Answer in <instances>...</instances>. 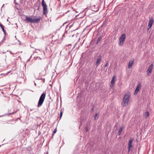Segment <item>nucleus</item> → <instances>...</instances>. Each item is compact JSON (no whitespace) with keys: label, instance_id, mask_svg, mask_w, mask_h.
I'll use <instances>...</instances> for the list:
<instances>
[{"label":"nucleus","instance_id":"11","mask_svg":"<svg viewBox=\"0 0 154 154\" xmlns=\"http://www.w3.org/2000/svg\"><path fill=\"white\" fill-rule=\"evenodd\" d=\"M21 18L24 21H26L29 22V17L25 15H23L21 16Z\"/></svg>","mask_w":154,"mask_h":154},{"label":"nucleus","instance_id":"25","mask_svg":"<svg viewBox=\"0 0 154 154\" xmlns=\"http://www.w3.org/2000/svg\"><path fill=\"white\" fill-rule=\"evenodd\" d=\"M86 131H88V129L87 128H86Z\"/></svg>","mask_w":154,"mask_h":154},{"label":"nucleus","instance_id":"16","mask_svg":"<svg viewBox=\"0 0 154 154\" xmlns=\"http://www.w3.org/2000/svg\"><path fill=\"white\" fill-rule=\"evenodd\" d=\"M145 118L146 119H147L149 116V112L147 111L145 113Z\"/></svg>","mask_w":154,"mask_h":154},{"label":"nucleus","instance_id":"24","mask_svg":"<svg viewBox=\"0 0 154 154\" xmlns=\"http://www.w3.org/2000/svg\"><path fill=\"white\" fill-rule=\"evenodd\" d=\"M14 3L15 4H17V3L16 2V0H15L14 1Z\"/></svg>","mask_w":154,"mask_h":154},{"label":"nucleus","instance_id":"12","mask_svg":"<svg viewBox=\"0 0 154 154\" xmlns=\"http://www.w3.org/2000/svg\"><path fill=\"white\" fill-rule=\"evenodd\" d=\"M115 76H113L112 77V79L111 80V85H110V87L111 88L113 86V85H114V84L115 83Z\"/></svg>","mask_w":154,"mask_h":154},{"label":"nucleus","instance_id":"4","mask_svg":"<svg viewBox=\"0 0 154 154\" xmlns=\"http://www.w3.org/2000/svg\"><path fill=\"white\" fill-rule=\"evenodd\" d=\"M41 20V17H35L33 18H29V22L33 23H38Z\"/></svg>","mask_w":154,"mask_h":154},{"label":"nucleus","instance_id":"28","mask_svg":"<svg viewBox=\"0 0 154 154\" xmlns=\"http://www.w3.org/2000/svg\"><path fill=\"white\" fill-rule=\"evenodd\" d=\"M67 23V22H66L65 23H64V24H65V23Z\"/></svg>","mask_w":154,"mask_h":154},{"label":"nucleus","instance_id":"5","mask_svg":"<svg viewBox=\"0 0 154 154\" xmlns=\"http://www.w3.org/2000/svg\"><path fill=\"white\" fill-rule=\"evenodd\" d=\"M42 5L43 7V14L46 15L48 13L47 5L44 2V0H42Z\"/></svg>","mask_w":154,"mask_h":154},{"label":"nucleus","instance_id":"8","mask_svg":"<svg viewBox=\"0 0 154 154\" xmlns=\"http://www.w3.org/2000/svg\"><path fill=\"white\" fill-rule=\"evenodd\" d=\"M153 22V20L152 18L150 19L149 21L148 25V29H149L151 28Z\"/></svg>","mask_w":154,"mask_h":154},{"label":"nucleus","instance_id":"23","mask_svg":"<svg viewBox=\"0 0 154 154\" xmlns=\"http://www.w3.org/2000/svg\"><path fill=\"white\" fill-rule=\"evenodd\" d=\"M108 63H107L105 64V67H106L108 66Z\"/></svg>","mask_w":154,"mask_h":154},{"label":"nucleus","instance_id":"30","mask_svg":"<svg viewBox=\"0 0 154 154\" xmlns=\"http://www.w3.org/2000/svg\"><path fill=\"white\" fill-rule=\"evenodd\" d=\"M32 154H33V153H32Z\"/></svg>","mask_w":154,"mask_h":154},{"label":"nucleus","instance_id":"15","mask_svg":"<svg viewBox=\"0 0 154 154\" xmlns=\"http://www.w3.org/2000/svg\"><path fill=\"white\" fill-rule=\"evenodd\" d=\"M0 26L2 28V31L3 32H4V33L5 34V29H4V26H3V25L2 24L0 23Z\"/></svg>","mask_w":154,"mask_h":154},{"label":"nucleus","instance_id":"26","mask_svg":"<svg viewBox=\"0 0 154 154\" xmlns=\"http://www.w3.org/2000/svg\"><path fill=\"white\" fill-rule=\"evenodd\" d=\"M14 112L13 113H11V114H14V113H15V112Z\"/></svg>","mask_w":154,"mask_h":154},{"label":"nucleus","instance_id":"29","mask_svg":"<svg viewBox=\"0 0 154 154\" xmlns=\"http://www.w3.org/2000/svg\"><path fill=\"white\" fill-rule=\"evenodd\" d=\"M35 85H36V84L35 83Z\"/></svg>","mask_w":154,"mask_h":154},{"label":"nucleus","instance_id":"3","mask_svg":"<svg viewBox=\"0 0 154 154\" xmlns=\"http://www.w3.org/2000/svg\"><path fill=\"white\" fill-rule=\"evenodd\" d=\"M126 38V35L125 34H122L120 37L119 40V45L122 46Z\"/></svg>","mask_w":154,"mask_h":154},{"label":"nucleus","instance_id":"6","mask_svg":"<svg viewBox=\"0 0 154 154\" xmlns=\"http://www.w3.org/2000/svg\"><path fill=\"white\" fill-rule=\"evenodd\" d=\"M134 140V139L133 138H131L130 139V140L129 141L128 143V148L129 151L131 150V148H132L133 146L132 144Z\"/></svg>","mask_w":154,"mask_h":154},{"label":"nucleus","instance_id":"9","mask_svg":"<svg viewBox=\"0 0 154 154\" xmlns=\"http://www.w3.org/2000/svg\"><path fill=\"white\" fill-rule=\"evenodd\" d=\"M141 87V85L140 83H139L138 85L134 92V95H137V94L138 91H139Z\"/></svg>","mask_w":154,"mask_h":154},{"label":"nucleus","instance_id":"21","mask_svg":"<svg viewBox=\"0 0 154 154\" xmlns=\"http://www.w3.org/2000/svg\"><path fill=\"white\" fill-rule=\"evenodd\" d=\"M9 72H7L6 73V74H1V75H4V76H5V75H7L8 74V73H9Z\"/></svg>","mask_w":154,"mask_h":154},{"label":"nucleus","instance_id":"20","mask_svg":"<svg viewBox=\"0 0 154 154\" xmlns=\"http://www.w3.org/2000/svg\"><path fill=\"white\" fill-rule=\"evenodd\" d=\"M62 114H63L62 112L61 111L60 112V119L61 118V117H62Z\"/></svg>","mask_w":154,"mask_h":154},{"label":"nucleus","instance_id":"17","mask_svg":"<svg viewBox=\"0 0 154 154\" xmlns=\"http://www.w3.org/2000/svg\"><path fill=\"white\" fill-rule=\"evenodd\" d=\"M102 39V36H100V37L97 39V44L99 43L100 42V41Z\"/></svg>","mask_w":154,"mask_h":154},{"label":"nucleus","instance_id":"13","mask_svg":"<svg viewBox=\"0 0 154 154\" xmlns=\"http://www.w3.org/2000/svg\"><path fill=\"white\" fill-rule=\"evenodd\" d=\"M134 62V60H131L129 61L128 64V69H130L132 67Z\"/></svg>","mask_w":154,"mask_h":154},{"label":"nucleus","instance_id":"18","mask_svg":"<svg viewBox=\"0 0 154 154\" xmlns=\"http://www.w3.org/2000/svg\"><path fill=\"white\" fill-rule=\"evenodd\" d=\"M98 114L96 113L95 114V115L94 116V120H96L97 119H98Z\"/></svg>","mask_w":154,"mask_h":154},{"label":"nucleus","instance_id":"7","mask_svg":"<svg viewBox=\"0 0 154 154\" xmlns=\"http://www.w3.org/2000/svg\"><path fill=\"white\" fill-rule=\"evenodd\" d=\"M153 65L152 64L149 66L147 71V75H148L151 73L153 69Z\"/></svg>","mask_w":154,"mask_h":154},{"label":"nucleus","instance_id":"19","mask_svg":"<svg viewBox=\"0 0 154 154\" xmlns=\"http://www.w3.org/2000/svg\"><path fill=\"white\" fill-rule=\"evenodd\" d=\"M57 128H55L53 131V133L52 134V136H53L54 134L56 132H57Z\"/></svg>","mask_w":154,"mask_h":154},{"label":"nucleus","instance_id":"2","mask_svg":"<svg viewBox=\"0 0 154 154\" xmlns=\"http://www.w3.org/2000/svg\"><path fill=\"white\" fill-rule=\"evenodd\" d=\"M46 94L45 93H43L39 99V100L37 106L38 107H40L42 104L45 98V97Z\"/></svg>","mask_w":154,"mask_h":154},{"label":"nucleus","instance_id":"14","mask_svg":"<svg viewBox=\"0 0 154 154\" xmlns=\"http://www.w3.org/2000/svg\"><path fill=\"white\" fill-rule=\"evenodd\" d=\"M124 128V127L123 126H122L120 127L118 132V134L119 135H120L121 134Z\"/></svg>","mask_w":154,"mask_h":154},{"label":"nucleus","instance_id":"1","mask_svg":"<svg viewBox=\"0 0 154 154\" xmlns=\"http://www.w3.org/2000/svg\"><path fill=\"white\" fill-rule=\"evenodd\" d=\"M130 98V95L129 94H125L123 99V101L122 105L124 107L127 106L129 102Z\"/></svg>","mask_w":154,"mask_h":154},{"label":"nucleus","instance_id":"27","mask_svg":"<svg viewBox=\"0 0 154 154\" xmlns=\"http://www.w3.org/2000/svg\"><path fill=\"white\" fill-rule=\"evenodd\" d=\"M30 110H31V111L32 110H34V109H31Z\"/></svg>","mask_w":154,"mask_h":154},{"label":"nucleus","instance_id":"22","mask_svg":"<svg viewBox=\"0 0 154 154\" xmlns=\"http://www.w3.org/2000/svg\"><path fill=\"white\" fill-rule=\"evenodd\" d=\"M94 109H93V108H92L91 109V110H90V112H93V111H94Z\"/></svg>","mask_w":154,"mask_h":154},{"label":"nucleus","instance_id":"10","mask_svg":"<svg viewBox=\"0 0 154 154\" xmlns=\"http://www.w3.org/2000/svg\"><path fill=\"white\" fill-rule=\"evenodd\" d=\"M101 60L102 59L101 57V56H99L98 58L97 59V61L96 63V65L97 66L99 65Z\"/></svg>","mask_w":154,"mask_h":154}]
</instances>
